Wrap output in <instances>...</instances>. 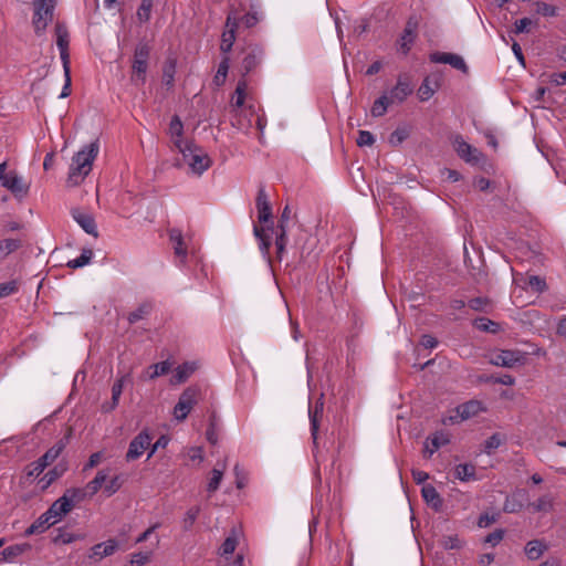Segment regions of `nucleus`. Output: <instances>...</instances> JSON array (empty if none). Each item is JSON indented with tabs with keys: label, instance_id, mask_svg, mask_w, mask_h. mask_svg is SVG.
Segmentation results:
<instances>
[{
	"label": "nucleus",
	"instance_id": "nucleus-11",
	"mask_svg": "<svg viewBox=\"0 0 566 566\" xmlns=\"http://www.w3.org/2000/svg\"><path fill=\"white\" fill-rule=\"evenodd\" d=\"M418 25V18L416 15L410 17L405 25L402 34L398 40V49L405 55L410 51L417 39Z\"/></svg>",
	"mask_w": 566,
	"mask_h": 566
},
{
	"label": "nucleus",
	"instance_id": "nucleus-43",
	"mask_svg": "<svg viewBox=\"0 0 566 566\" xmlns=\"http://www.w3.org/2000/svg\"><path fill=\"white\" fill-rule=\"evenodd\" d=\"M93 258V251L90 249H85L82 251L81 255L74 260L67 262V266L72 269H77L85 266L90 263Z\"/></svg>",
	"mask_w": 566,
	"mask_h": 566
},
{
	"label": "nucleus",
	"instance_id": "nucleus-45",
	"mask_svg": "<svg viewBox=\"0 0 566 566\" xmlns=\"http://www.w3.org/2000/svg\"><path fill=\"white\" fill-rule=\"evenodd\" d=\"M229 63H230V60L227 56L223 57L222 61L220 62L217 73L213 78V82L216 83V85L219 86L224 83L228 71H229Z\"/></svg>",
	"mask_w": 566,
	"mask_h": 566
},
{
	"label": "nucleus",
	"instance_id": "nucleus-31",
	"mask_svg": "<svg viewBox=\"0 0 566 566\" xmlns=\"http://www.w3.org/2000/svg\"><path fill=\"white\" fill-rule=\"evenodd\" d=\"M171 369V364L169 361H161L158 364H154L145 370L143 377L148 379H155L159 376L166 375Z\"/></svg>",
	"mask_w": 566,
	"mask_h": 566
},
{
	"label": "nucleus",
	"instance_id": "nucleus-12",
	"mask_svg": "<svg viewBox=\"0 0 566 566\" xmlns=\"http://www.w3.org/2000/svg\"><path fill=\"white\" fill-rule=\"evenodd\" d=\"M169 239L174 249L175 258L177 259V264L179 266H184L187 262L188 248L181 231L178 229H171L169 231Z\"/></svg>",
	"mask_w": 566,
	"mask_h": 566
},
{
	"label": "nucleus",
	"instance_id": "nucleus-18",
	"mask_svg": "<svg viewBox=\"0 0 566 566\" xmlns=\"http://www.w3.org/2000/svg\"><path fill=\"white\" fill-rule=\"evenodd\" d=\"M258 220L262 224L270 222L272 218V209L264 188H260L256 196Z\"/></svg>",
	"mask_w": 566,
	"mask_h": 566
},
{
	"label": "nucleus",
	"instance_id": "nucleus-29",
	"mask_svg": "<svg viewBox=\"0 0 566 566\" xmlns=\"http://www.w3.org/2000/svg\"><path fill=\"white\" fill-rule=\"evenodd\" d=\"M547 551V545L538 539L530 541L525 546V554L530 560H537Z\"/></svg>",
	"mask_w": 566,
	"mask_h": 566
},
{
	"label": "nucleus",
	"instance_id": "nucleus-28",
	"mask_svg": "<svg viewBox=\"0 0 566 566\" xmlns=\"http://www.w3.org/2000/svg\"><path fill=\"white\" fill-rule=\"evenodd\" d=\"M226 469L227 462L223 461L222 463H218L217 467L211 471V476L207 485L208 492L213 493L219 489Z\"/></svg>",
	"mask_w": 566,
	"mask_h": 566
},
{
	"label": "nucleus",
	"instance_id": "nucleus-55",
	"mask_svg": "<svg viewBox=\"0 0 566 566\" xmlns=\"http://www.w3.org/2000/svg\"><path fill=\"white\" fill-rule=\"evenodd\" d=\"M523 505L515 499V495L507 497L504 503V511L507 513H515L522 510Z\"/></svg>",
	"mask_w": 566,
	"mask_h": 566
},
{
	"label": "nucleus",
	"instance_id": "nucleus-15",
	"mask_svg": "<svg viewBox=\"0 0 566 566\" xmlns=\"http://www.w3.org/2000/svg\"><path fill=\"white\" fill-rule=\"evenodd\" d=\"M413 91L407 76H399L396 86L387 94L391 104L402 103Z\"/></svg>",
	"mask_w": 566,
	"mask_h": 566
},
{
	"label": "nucleus",
	"instance_id": "nucleus-23",
	"mask_svg": "<svg viewBox=\"0 0 566 566\" xmlns=\"http://www.w3.org/2000/svg\"><path fill=\"white\" fill-rule=\"evenodd\" d=\"M184 125L178 116H174L169 124V135L178 149L179 144H189L190 142L182 138Z\"/></svg>",
	"mask_w": 566,
	"mask_h": 566
},
{
	"label": "nucleus",
	"instance_id": "nucleus-37",
	"mask_svg": "<svg viewBox=\"0 0 566 566\" xmlns=\"http://www.w3.org/2000/svg\"><path fill=\"white\" fill-rule=\"evenodd\" d=\"M323 412V402L317 401L315 403V407H310L308 409V416L311 420V431L314 440L316 439L317 431H318V418Z\"/></svg>",
	"mask_w": 566,
	"mask_h": 566
},
{
	"label": "nucleus",
	"instance_id": "nucleus-52",
	"mask_svg": "<svg viewBox=\"0 0 566 566\" xmlns=\"http://www.w3.org/2000/svg\"><path fill=\"white\" fill-rule=\"evenodd\" d=\"M441 545L444 549H458L461 547V541L457 535L444 536Z\"/></svg>",
	"mask_w": 566,
	"mask_h": 566
},
{
	"label": "nucleus",
	"instance_id": "nucleus-4",
	"mask_svg": "<svg viewBox=\"0 0 566 566\" xmlns=\"http://www.w3.org/2000/svg\"><path fill=\"white\" fill-rule=\"evenodd\" d=\"M149 54L150 48L146 43H139L135 49L130 77L135 85H143L146 82Z\"/></svg>",
	"mask_w": 566,
	"mask_h": 566
},
{
	"label": "nucleus",
	"instance_id": "nucleus-27",
	"mask_svg": "<svg viewBox=\"0 0 566 566\" xmlns=\"http://www.w3.org/2000/svg\"><path fill=\"white\" fill-rule=\"evenodd\" d=\"M263 51L261 49H252L242 61V67L244 72L249 73L254 70L261 63Z\"/></svg>",
	"mask_w": 566,
	"mask_h": 566
},
{
	"label": "nucleus",
	"instance_id": "nucleus-56",
	"mask_svg": "<svg viewBox=\"0 0 566 566\" xmlns=\"http://www.w3.org/2000/svg\"><path fill=\"white\" fill-rule=\"evenodd\" d=\"M18 291V285L15 281H10L0 284V298L7 297Z\"/></svg>",
	"mask_w": 566,
	"mask_h": 566
},
{
	"label": "nucleus",
	"instance_id": "nucleus-58",
	"mask_svg": "<svg viewBox=\"0 0 566 566\" xmlns=\"http://www.w3.org/2000/svg\"><path fill=\"white\" fill-rule=\"evenodd\" d=\"M122 486L119 476H114L104 488V492L111 496L115 494Z\"/></svg>",
	"mask_w": 566,
	"mask_h": 566
},
{
	"label": "nucleus",
	"instance_id": "nucleus-21",
	"mask_svg": "<svg viewBox=\"0 0 566 566\" xmlns=\"http://www.w3.org/2000/svg\"><path fill=\"white\" fill-rule=\"evenodd\" d=\"M72 217L86 233L97 237L96 223L92 214L81 210H73Z\"/></svg>",
	"mask_w": 566,
	"mask_h": 566
},
{
	"label": "nucleus",
	"instance_id": "nucleus-5",
	"mask_svg": "<svg viewBox=\"0 0 566 566\" xmlns=\"http://www.w3.org/2000/svg\"><path fill=\"white\" fill-rule=\"evenodd\" d=\"M55 4L56 0H33V25L38 34H41L53 20Z\"/></svg>",
	"mask_w": 566,
	"mask_h": 566
},
{
	"label": "nucleus",
	"instance_id": "nucleus-34",
	"mask_svg": "<svg viewBox=\"0 0 566 566\" xmlns=\"http://www.w3.org/2000/svg\"><path fill=\"white\" fill-rule=\"evenodd\" d=\"M239 532L237 530H232L230 535L224 539L223 544L219 549V554L221 556H228L235 551V547L239 542Z\"/></svg>",
	"mask_w": 566,
	"mask_h": 566
},
{
	"label": "nucleus",
	"instance_id": "nucleus-8",
	"mask_svg": "<svg viewBox=\"0 0 566 566\" xmlns=\"http://www.w3.org/2000/svg\"><path fill=\"white\" fill-rule=\"evenodd\" d=\"M64 448L65 442L63 440L56 442L40 459H38L31 464V469L28 472V475L39 476L48 465H50L59 458Z\"/></svg>",
	"mask_w": 566,
	"mask_h": 566
},
{
	"label": "nucleus",
	"instance_id": "nucleus-14",
	"mask_svg": "<svg viewBox=\"0 0 566 566\" xmlns=\"http://www.w3.org/2000/svg\"><path fill=\"white\" fill-rule=\"evenodd\" d=\"M2 186L11 191L17 198L25 197L29 191V185L15 171L8 172V177L4 178Z\"/></svg>",
	"mask_w": 566,
	"mask_h": 566
},
{
	"label": "nucleus",
	"instance_id": "nucleus-26",
	"mask_svg": "<svg viewBox=\"0 0 566 566\" xmlns=\"http://www.w3.org/2000/svg\"><path fill=\"white\" fill-rule=\"evenodd\" d=\"M30 548H31V545L28 543L11 545V546L6 547L0 553V558L6 562H13L14 558L22 555L24 552L29 551Z\"/></svg>",
	"mask_w": 566,
	"mask_h": 566
},
{
	"label": "nucleus",
	"instance_id": "nucleus-22",
	"mask_svg": "<svg viewBox=\"0 0 566 566\" xmlns=\"http://www.w3.org/2000/svg\"><path fill=\"white\" fill-rule=\"evenodd\" d=\"M528 507L534 513H549L554 509V496L552 494H544L536 501L530 503Z\"/></svg>",
	"mask_w": 566,
	"mask_h": 566
},
{
	"label": "nucleus",
	"instance_id": "nucleus-24",
	"mask_svg": "<svg viewBox=\"0 0 566 566\" xmlns=\"http://www.w3.org/2000/svg\"><path fill=\"white\" fill-rule=\"evenodd\" d=\"M421 494L427 504L431 505L436 511L442 506V499L431 484L422 486Z\"/></svg>",
	"mask_w": 566,
	"mask_h": 566
},
{
	"label": "nucleus",
	"instance_id": "nucleus-61",
	"mask_svg": "<svg viewBox=\"0 0 566 566\" xmlns=\"http://www.w3.org/2000/svg\"><path fill=\"white\" fill-rule=\"evenodd\" d=\"M103 459L102 452H95L90 455L87 463L84 465V471L95 468Z\"/></svg>",
	"mask_w": 566,
	"mask_h": 566
},
{
	"label": "nucleus",
	"instance_id": "nucleus-62",
	"mask_svg": "<svg viewBox=\"0 0 566 566\" xmlns=\"http://www.w3.org/2000/svg\"><path fill=\"white\" fill-rule=\"evenodd\" d=\"M532 20L528 18L520 19L515 22V32L516 33H523L527 32L528 28L532 25Z\"/></svg>",
	"mask_w": 566,
	"mask_h": 566
},
{
	"label": "nucleus",
	"instance_id": "nucleus-2",
	"mask_svg": "<svg viewBox=\"0 0 566 566\" xmlns=\"http://www.w3.org/2000/svg\"><path fill=\"white\" fill-rule=\"evenodd\" d=\"M178 151L195 175L201 176L212 164L209 155L193 143L179 144Z\"/></svg>",
	"mask_w": 566,
	"mask_h": 566
},
{
	"label": "nucleus",
	"instance_id": "nucleus-42",
	"mask_svg": "<svg viewBox=\"0 0 566 566\" xmlns=\"http://www.w3.org/2000/svg\"><path fill=\"white\" fill-rule=\"evenodd\" d=\"M270 235H271V238L273 235L275 237V247H276L277 259L282 260V256H283V253L285 251V247L287 243L286 230L282 228V230L280 232L279 231H276L274 233L270 232Z\"/></svg>",
	"mask_w": 566,
	"mask_h": 566
},
{
	"label": "nucleus",
	"instance_id": "nucleus-3",
	"mask_svg": "<svg viewBox=\"0 0 566 566\" xmlns=\"http://www.w3.org/2000/svg\"><path fill=\"white\" fill-rule=\"evenodd\" d=\"M290 219H291V210H290L289 206H286L282 211V214H281V218H280V221H279V224L276 228H274L272 224L271 226H254V228H253L254 235L259 241V249H260L263 258L266 259L269 262H270V247H271L270 232L271 233H274L276 231L280 232L282 230V227H283V229L286 230V223L290 221Z\"/></svg>",
	"mask_w": 566,
	"mask_h": 566
},
{
	"label": "nucleus",
	"instance_id": "nucleus-30",
	"mask_svg": "<svg viewBox=\"0 0 566 566\" xmlns=\"http://www.w3.org/2000/svg\"><path fill=\"white\" fill-rule=\"evenodd\" d=\"M129 378V374L120 376L112 387V403L108 407L104 406L106 411L113 410L117 407L119 402L120 395L123 392V387L125 381Z\"/></svg>",
	"mask_w": 566,
	"mask_h": 566
},
{
	"label": "nucleus",
	"instance_id": "nucleus-32",
	"mask_svg": "<svg viewBox=\"0 0 566 566\" xmlns=\"http://www.w3.org/2000/svg\"><path fill=\"white\" fill-rule=\"evenodd\" d=\"M439 84L437 81H431L429 77H426L418 90V96L420 101L426 102L430 99L436 93Z\"/></svg>",
	"mask_w": 566,
	"mask_h": 566
},
{
	"label": "nucleus",
	"instance_id": "nucleus-10",
	"mask_svg": "<svg viewBox=\"0 0 566 566\" xmlns=\"http://www.w3.org/2000/svg\"><path fill=\"white\" fill-rule=\"evenodd\" d=\"M239 24V17L237 10H231L227 17L226 30L221 36L220 49L222 52L228 53L231 51L235 41V30Z\"/></svg>",
	"mask_w": 566,
	"mask_h": 566
},
{
	"label": "nucleus",
	"instance_id": "nucleus-25",
	"mask_svg": "<svg viewBox=\"0 0 566 566\" xmlns=\"http://www.w3.org/2000/svg\"><path fill=\"white\" fill-rule=\"evenodd\" d=\"M54 525L51 517L44 512L41 514L27 530L25 535L30 536L38 533H43L50 526Z\"/></svg>",
	"mask_w": 566,
	"mask_h": 566
},
{
	"label": "nucleus",
	"instance_id": "nucleus-53",
	"mask_svg": "<svg viewBox=\"0 0 566 566\" xmlns=\"http://www.w3.org/2000/svg\"><path fill=\"white\" fill-rule=\"evenodd\" d=\"M64 494L69 495V499L71 500L72 507L74 506L75 502L82 501L87 494V491L84 489H70Z\"/></svg>",
	"mask_w": 566,
	"mask_h": 566
},
{
	"label": "nucleus",
	"instance_id": "nucleus-1",
	"mask_svg": "<svg viewBox=\"0 0 566 566\" xmlns=\"http://www.w3.org/2000/svg\"><path fill=\"white\" fill-rule=\"evenodd\" d=\"M99 153V143L94 140L83 146L72 157L69 168L67 184L70 186L80 185L91 172L93 163Z\"/></svg>",
	"mask_w": 566,
	"mask_h": 566
},
{
	"label": "nucleus",
	"instance_id": "nucleus-40",
	"mask_svg": "<svg viewBox=\"0 0 566 566\" xmlns=\"http://www.w3.org/2000/svg\"><path fill=\"white\" fill-rule=\"evenodd\" d=\"M473 325L476 329L495 334L500 331V325L486 317H479L474 321Z\"/></svg>",
	"mask_w": 566,
	"mask_h": 566
},
{
	"label": "nucleus",
	"instance_id": "nucleus-60",
	"mask_svg": "<svg viewBox=\"0 0 566 566\" xmlns=\"http://www.w3.org/2000/svg\"><path fill=\"white\" fill-rule=\"evenodd\" d=\"M150 558V553H136L132 555L130 564L133 566H143Z\"/></svg>",
	"mask_w": 566,
	"mask_h": 566
},
{
	"label": "nucleus",
	"instance_id": "nucleus-50",
	"mask_svg": "<svg viewBox=\"0 0 566 566\" xmlns=\"http://www.w3.org/2000/svg\"><path fill=\"white\" fill-rule=\"evenodd\" d=\"M535 7H536V12L544 17H555L557 13L556 8L546 2L537 1V2H535Z\"/></svg>",
	"mask_w": 566,
	"mask_h": 566
},
{
	"label": "nucleus",
	"instance_id": "nucleus-6",
	"mask_svg": "<svg viewBox=\"0 0 566 566\" xmlns=\"http://www.w3.org/2000/svg\"><path fill=\"white\" fill-rule=\"evenodd\" d=\"M452 145L459 157L470 165H479L484 159L483 154L468 144L460 135L454 136Z\"/></svg>",
	"mask_w": 566,
	"mask_h": 566
},
{
	"label": "nucleus",
	"instance_id": "nucleus-33",
	"mask_svg": "<svg viewBox=\"0 0 566 566\" xmlns=\"http://www.w3.org/2000/svg\"><path fill=\"white\" fill-rule=\"evenodd\" d=\"M107 476L108 474L106 470H99L95 478L86 484L85 490L87 491V494L90 496L95 495L106 482Z\"/></svg>",
	"mask_w": 566,
	"mask_h": 566
},
{
	"label": "nucleus",
	"instance_id": "nucleus-41",
	"mask_svg": "<svg viewBox=\"0 0 566 566\" xmlns=\"http://www.w3.org/2000/svg\"><path fill=\"white\" fill-rule=\"evenodd\" d=\"M21 245L18 239H4L0 241V258L3 259L10 253L17 251Z\"/></svg>",
	"mask_w": 566,
	"mask_h": 566
},
{
	"label": "nucleus",
	"instance_id": "nucleus-47",
	"mask_svg": "<svg viewBox=\"0 0 566 566\" xmlns=\"http://www.w3.org/2000/svg\"><path fill=\"white\" fill-rule=\"evenodd\" d=\"M262 19V12L256 10L254 4L251 6V11L248 12L242 21L247 28L254 27Z\"/></svg>",
	"mask_w": 566,
	"mask_h": 566
},
{
	"label": "nucleus",
	"instance_id": "nucleus-20",
	"mask_svg": "<svg viewBox=\"0 0 566 566\" xmlns=\"http://www.w3.org/2000/svg\"><path fill=\"white\" fill-rule=\"evenodd\" d=\"M117 542L108 539L104 543H98L91 548L90 558L101 560L104 557L113 555L117 549Z\"/></svg>",
	"mask_w": 566,
	"mask_h": 566
},
{
	"label": "nucleus",
	"instance_id": "nucleus-39",
	"mask_svg": "<svg viewBox=\"0 0 566 566\" xmlns=\"http://www.w3.org/2000/svg\"><path fill=\"white\" fill-rule=\"evenodd\" d=\"M389 97L387 93L382 94L379 98L374 102L371 107V115L374 117H380L386 114L388 106L390 105Z\"/></svg>",
	"mask_w": 566,
	"mask_h": 566
},
{
	"label": "nucleus",
	"instance_id": "nucleus-17",
	"mask_svg": "<svg viewBox=\"0 0 566 566\" xmlns=\"http://www.w3.org/2000/svg\"><path fill=\"white\" fill-rule=\"evenodd\" d=\"M484 406L479 400H470L467 401L455 408V417H450L451 420H468L472 417L478 416L480 412L484 411Z\"/></svg>",
	"mask_w": 566,
	"mask_h": 566
},
{
	"label": "nucleus",
	"instance_id": "nucleus-19",
	"mask_svg": "<svg viewBox=\"0 0 566 566\" xmlns=\"http://www.w3.org/2000/svg\"><path fill=\"white\" fill-rule=\"evenodd\" d=\"M430 61L433 63L449 64L452 67L463 72L467 71V64L462 56L454 53L434 52L430 54Z\"/></svg>",
	"mask_w": 566,
	"mask_h": 566
},
{
	"label": "nucleus",
	"instance_id": "nucleus-38",
	"mask_svg": "<svg viewBox=\"0 0 566 566\" xmlns=\"http://www.w3.org/2000/svg\"><path fill=\"white\" fill-rule=\"evenodd\" d=\"M248 84L245 80H240L238 82L237 88L232 96V106L241 107L244 104L247 97Z\"/></svg>",
	"mask_w": 566,
	"mask_h": 566
},
{
	"label": "nucleus",
	"instance_id": "nucleus-35",
	"mask_svg": "<svg viewBox=\"0 0 566 566\" xmlns=\"http://www.w3.org/2000/svg\"><path fill=\"white\" fill-rule=\"evenodd\" d=\"M454 476L463 482L475 480V468L467 463L458 464L454 469Z\"/></svg>",
	"mask_w": 566,
	"mask_h": 566
},
{
	"label": "nucleus",
	"instance_id": "nucleus-48",
	"mask_svg": "<svg viewBox=\"0 0 566 566\" xmlns=\"http://www.w3.org/2000/svg\"><path fill=\"white\" fill-rule=\"evenodd\" d=\"M63 472L64 470L59 469L57 467L46 472L40 481L42 483V489H46L49 485H51L57 478L62 475Z\"/></svg>",
	"mask_w": 566,
	"mask_h": 566
},
{
	"label": "nucleus",
	"instance_id": "nucleus-59",
	"mask_svg": "<svg viewBox=\"0 0 566 566\" xmlns=\"http://www.w3.org/2000/svg\"><path fill=\"white\" fill-rule=\"evenodd\" d=\"M175 69L176 65L174 61H169L164 69V80L167 85H171L174 82Z\"/></svg>",
	"mask_w": 566,
	"mask_h": 566
},
{
	"label": "nucleus",
	"instance_id": "nucleus-64",
	"mask_svg": "<svg viewBox=\"0 0 566 566\" xmlns=\"http://www.w3.org/2000/svg\"><path fill=\"white\" fill-rule=\"evenodd\" d=\"M502 443V439L499 434H493L486 441H485V449L488 451L490 450H493V449H497Z\"/></svg>",
	"mask_w": 566,
	"mask_h": 566
},
{
	"label": "nucleus",
	"instance_id": "nucleus-7",
	"mask_svg": "<svg viewBox=\"0 0 566 566\" xmlns=\"http://www.w3.org/2000/svg\"><path fill=\"white\" fill-rule=\"evenodd\" d=\"M198 389L196 388H187L179 397L178 402L174 408V418L177 421H184L193 406L197 403Z\"/></svg>",
	"mask_w": 566,
	"mask_h": 566
},
{
	"label": "nucleus",
	"instance_id": "nucleus-44",
	"mask_svg": "<svg viewBox=\"0 0 566 566\" xmlns=\"http://www.w3.org/2000/svg\"><path fill=\"white\" fill-rule=\"evenodd\" d=\"M154 0H142L137 10V18L139 22H147L150 19Z\"/></svg>",
	"mask_w": 566,
	"mask_h": 566
},
{
	"label": "nucleus",
	"instance_id": "nucleus-9",
	"mask_svg": "<svg viewBox=\"0 0 566 566\" xmlns=\"http://www.w3.org/2000/svg\"><path fill=\"white\" fill-rule=\"evenodd\" d=\"M151 437L148 431L143 430L129 443L125 459L127 462L139 459L143 453L150 447Z\"/></svg>",
	"mask_w": 566,
	"mask_h": 566
},
{
	"label": "nucleus",
	"instance_id": "nucleus-57",
	"mask_svg": "<svg viewBox=\"0 0 566 566\" xmlns=\"http://www.w3.org/2000/svg\"><path fill=\"white\" fill-rule=\"evenodd\" d=\"M187 457L190 461L201 463L203 461V450L201 447H191L187 450Z\"/></svg>",
	"mask_w": 566,
	"mask_h": 566
},
{
	"label": "nucleus",
	"instance_id": "nucleus-63",
	"mask_svg": "<svg viewBox=\"0 0 566 566\" xmlns=\"http://www.w3.org/2000/svg\"><path fill=\"white\" fill-rule=\"evenodd\" d=\"M207 440L211 444H216L218 442V431H217V424L214 420H211L210 426L207 430Z\"/></svg>",
	"mask_w": 566,
	"mask_h": 566
},
{
	"label": "nucleus",
	"instance_id": "nucleus-13",
	"mask_svg": "<svg viewBox=\"0 0 566 566\" xmlns=\"http://www.w3.org/2000/svg\"><path fill=\"white\" fill-rule=\"evenodd\" d=\"M523 360L524 355L521 352L509 349L500 350L495 353L491 358V363L493 365L507 368H512L517 364H522Z\"/></svg>",
	"mask_w": 566,
	"mask_h": 566
},
{
	"label": "nucleus",
	"instance_id": "nucleus-36",
	"mask_svg": "<svg viewBox=\"0 0 566 566\" xmlns=\"http://www.w3.org/2000/svg\"><path fill=\"white\" fill-rule=\"evenodd\" d=\"M196 363H185L175 370L174 379L177 384L186 381V379L196 370Z\"/></svg>",
	"mask_w": 566,
	"mask_h": 566
},
{
	"label": "nucleus",
	"instance_id": "nucleus-54",
	"mask_svg": "<svg viewBox=\"0 0 566 566\" xmlns=\"http://www.w3.org/2000/svg\"><path fill=\"white\" fill-rule=\"evenodd\" d=\"M527 285L532 290H534L535 292H538V293L545 291V289H546L545 281L542 277L536 276V275H533V276L528 277Z\"/></svg>",
	"mask_w": 566,
	"mask_h": 566
},
{
	"label": "nucleus",
	"instance_id": "nucleus-16",
	"mask_svg": "<svg viewBox=\"0 0 566 566\" xmlns=\"http://www.w3.org/2000/svg\"><path fill=\"white\" fill-rule=\"evenodd\" d=\"M72 510V503L67 494H64L57 499L50 507L45 511L54 524L60 522Z\"/></svg>",
	"mask_w": 566,
	"mask_h": 566
},
{
	"label": "nucleus",
	"instance_id": "nucleus-51",
	"mask_svg": "<svg viewBox=\"0 0 566 566\" xmlns=\"http://www.w3.org/2000/svg\"><path fill=\"white\" fill-rule=\"evenodd\" d=\"M357 145L363 146H371L375 143L374 135L368 130H359L357 137Z\"/></svg>",
	"mask_w": 566,
	"mask_h": 566
},
{
	"label": "nucleus",
	"instance_id": "nucleus-49",
	"mask_svg": "<svg viewBox=\"0 0 566 566\" xmlns=\"http://www.w3.org/2000/svg\"><path fill=\"white\" fill-rule=\"evenodd\" d=\"M200 513V507L199 506H193L191 509H189L187 512H186V515L182 520V524H184V528L186 531L190 530L195 523V521L197 520L198 515Z\"/></svg>",
	"mask_w": 566,
	"mask_h": 566
},
{
	"label": "nucleus",
	"instance_id": "nucleus-46",
	"mask_svg": "<svg viewBox=\"0 0 566 566\" xmlns=\"http://www.w3.org/2000/svg\"><path fill=\"white\" fill-rule=\"evenodd\" d=\"M409 136V129L407 127H398L394 130L389 136V143L392 146L400 145L403 140H406Z\"/></svg>",
	"mask_w": 566,
	"mask_h": 566
}]
</instances>
